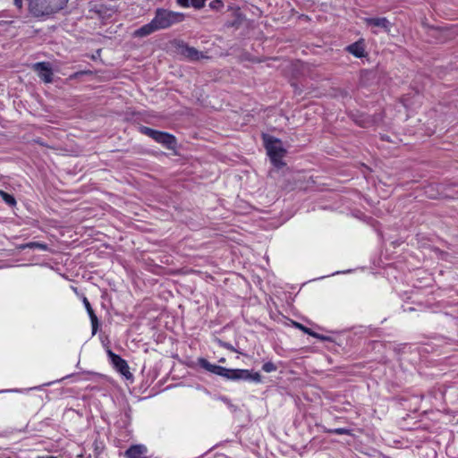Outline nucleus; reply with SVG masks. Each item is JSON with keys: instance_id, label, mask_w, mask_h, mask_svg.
Returning <instances> with one entry per match:
<instances>
[{"instance_id": "obj_26", "label": "nucleus", "mask_w": 458, "mask_h": 458, "mask_svg": "<svg viewBox=\"0 0 458 458\" xmlns=\"http://www.w3.org/2000/svg\"><path fill=\"white\" fill-rule=\"evenodd\" d=\"M38 458H56V457H54V456H40Z\"/></svg>"}, {"instance_id": "obj_19", "label": "nucleus", "mask_w": 458, "mask_h": 458, "mask_svg": "<svg viewBox=\"0 0 458 458\" xmlns=\"http://www.w3.org/2000/svg\"><path fill=\"white\" fill-rule=\"evenodd\" d=\"M328 433L335 434V435H349L350 430L344 428H337L334 429H328L327 430Z\"/></svg>"}, {"instance_id": "obj_13", "label": "nucleus", "mask_w": 458, "mask_h": 458, "mask_svg": "<svg viewBox=\"0 0 458 458\" xmlns=\"http://www.w3.org/2000/svg\"><path fill=\"white\" fill-rule=\"evenodd\" d=\"M347 50L349 53L353 55L355 57L360 58V57L364 56V53H365L364 47H363L362 44H360L359 42H355V43L348 46Z\"/></svg>"}, {"instance_id": "obj_7", "label": "nucleus", "mask_w": 458, "mask_h": 458, "mask_svg": "<svg viewBox=\"0 0 458 458\" xmlns=\"http://www.w3.org/2000/svg\"><path fill=\"white\" fill-rule=\"evenodd\" d=\"M33 70L45 83H51L53 81V71L49 63H36L33 64Z\"/></svg>"}, {"instance_id": "obj_1", "label": "nucleus", "mask_w": 458, "mask_h": 458, "mask_svg": "<svg viewBox=\"0 0 458 458\" xmlns=\"http://www.w3.org/2000/svg\"><path fill=\"white\" fill-rule=\"evenodd\" d=\"M199 365L208 372L230 380H244L255 383L261 382V375L259 372H251L249 369H226L219 365L212 364L204 358L199 360Z\"/></svg>"}, {"instance_id": "obj_18", "label": "nucleus", "mask_w": 458, "mask_h": 458, "mask_svg": "<svg viewBox=\"0 0 458 458\" xmlns=\"http://www.w3.org/2000/svg\"><path fill=\"white\" fill-rule=\"evenodd\" d=\"M276 369V366L271 361L265 362L262 366V369L267 373L274 372Z\"/></svg>"}, {"instance_id": "obj_22", "label": "nucleus", "mask_w": 458, "mask_h": 458, "mask_svg": "<svg viewBox=\"0 0 458 458\" xmlns=\"http://www.w3.org/2000/svg\"><path fill=\"white\" fill-rule=\"evenodd\" d=\"M219 399L223 401L225 404H227L229 407H233V405L231 403V401L225 397V396H220Z\"/></svg>"}, {"instance_id": "obj_11", "label": "nucleus", "mask_w": 458, "mask_h": 458, "mask_svg": "<svg viewBox=\"0 0 458 458\" xmlns=\"http://www.w3.org/2000/svg\"><path fill=\"white\" fill-rule=\"evenodd\" d=\"M157 28L155 25L153 20L150 22L141 26L138 30H136L133 33L135 37L143 38L152 34L155 31H157Z\"/></svg>"}, {"instance_id": "obj_6", "label": "nucleus", "mask_w": 458, "mask_h": 458, "mask_svg": "<svg viewBox=\"0 0 458 458\" xmlns=\"http://www.w3.org/2000/svg\"><path fill=\"white\" fill-rule=\"evenodd\" d=\"M107 355L113 367L126 378L132 377V374L130 372V368L125 360H123L118 354L113 352L111 350L107 351Z\"/></svg>"}, {"instance_id": "obj_24", "label": "nucleus", "mask_w": 458, "mask_h": 458, "mask_svg": "<svg viewBox=\"0 0 458 458\" xmlns=\"http://www.w3.org/2000/svg\"><path fill=\"white\" fill-rule=\"evenodd\" d=\"M224 346L230 351L235 352V349L230 344H225Z\"/></svg>"}, {"instance_id": "obj_9", "label": "nucleus", "mask_w": 458, "mask_h": 458, "mask_svg": "<svg viewBox=\"0 0 458 458\" xmlns=\"http://www.w3.org/2000/svg\"><path fill=\"white\" fill-rule=\"evenodd\" d=\"M148 448L139 444L131 445L124 453L126 458H147Z\"/></svg>"}, {"instance_id": "obj_17", "label": "nucleus", "mask_w": 458, "mask_h": 458, "mask_svg": "<svg viewBox=\"0 0 458 458\" xmlns=\"http://www.w3.org/2000/svg\"><path fill=\"white\" fill-rule=\"evenodd\" d=\"M0 197L9 207H14L17 203L15 198L12 194H9L3 190H0Z\"/></svg>"}, {"instance_id": "obj_5", "label": "nucleus", "mask_w": 458, "mask_h": 458, "mask_svg": "<svg viewBox=\"0 0 458 458\" xmlns=\"http://www.w3.org/2000/svg\"><path fill=\"white\" fill-rule=\"evenodd\" d=\"M140 133L151 138L169 150H174L177 147L176 138L168 132L154 130L147 126L139 128Z\"/></svg>"}, {"instance_id": "obj_10", "label": "nucleus", "mask_w": 458, "mask_h": 458, "mask_svg": "<svg viewBox=\"0 0 458 458\" xmlns=\"http://www.w3.org/2000/svg\"><path fill=\"white\" fill-rule=\"evenodd\" d=\"M82 302L84 304V307L89 316V318H90V321H91V326H92V334L94 335L97 330H98V317L96 316L89 300L87 299V297H83L82 299Z\"/></svg>"}, {"instance_id": "obj_8", "label": "nucleus", "mask_w": 458, "mask_h": 458, "mask_svg": "<svg viewBox=\"0 0 458 458\" xmlns=\"http://www.w3.org/2000/svg\"><path fill=\"white\" fill-rule=\"evenodd\" d=\"M364 22L367 26L380 28L386 32H390L392 23L386 17L365 18Z\"/></svg>"}, {"instance_id": "obj_12", "label": "nucleus", "mask_w": 458, "mask_h": 458, "mask_svg": "<svg viewBox=\"0 0 458 458\" xmlns=\"http://www.w3.org/2000/svg\"><path fill=\"white\" fill-rule=\"evenodd\" d=\"M207 0H176L177 4L184 8L192 6L195 9H201L205 6Z\"/></svg>"}, {"instance_id": "obj_25", "label": "nucleus", "mask_w": 458, "mask_h": 458, "mask_svg": "<svg viewBox=\"0 0 458 458\" xmlns=\"http://www.w3.org/2000/svg\"><path fill=\"white\" fill-rule=\"evenodd\" d=\"M429 198H436L435 194L429 193L428 191H426Z\"/></svg>"}, {"instance_id": "obj_20", "label": "nucleus", "mask_w": 458, "mask_h": 458, "mask_svg": "<svg viewBox=\"0 0 458 458\" xmlns=\"http://www.w3.org/2000/svg\"><path fill=\"white\" fill-rule=\"evenodd\" d=\"M224 6V3L222 0H213L209 3V7L212 10L219 11Z\"/></svg>"}, {"instance_id": "obj_2", "label": "nucleus", "mask_w": 458, "mask_h": 458, "mask_svg": "<svg viewBox=\"0 0 458 458\" xmlns=\"http://www.w3.org/2000/svg\"><path fill=\"white\" fill-rule=\"evenodd\" d=\"M68 0H30L29 9L34 17H49L64 8Z\"/></svg>"}, {"instance_id": "obj_15", "label": "nucleus", "mask_w": 458, "mask_h": 458, "mask_svg": "<svg viewBox=\"0 0 458 458\" xmlns=\"http://www.w3.org/2000/svg\"><path fill=\"white\" fill-rule=\"evenodd\" d=\"M183 54L186 57H188L191 60H199L201 57H203L202 53L198 51L196 48L191 47H187L184 49Z\"/></svg>"}, {"instance_id": "obj_4", "label": "nucleus", "mask_w": 458, "mask_h": 458, "mask_svg": "<svg viewBox=\"0 0 458 458\" xmlns=\"http://www.w3.org/2000/svg\"><path fill=\"white\" fill-rule=\"evenodd\" d=\"M264 142L272 164L276 167H283L285 165L283 162V157L286 150L283 148L281 140L272 136L265 135Z\"/></svg>"}, {"instance_id": "obj_23", "label": "nucleus", "mask_w": 458, "mask_h": 458, "mask_svg": "<svg viewBox=\"0 0 458 458\" xmlns=\"http://www.w3.org/2000/svg\"><path fill=\"white\" fill-rule=\"evenodd\" d=\"M22 3V0H13V4L18 9H21Z\"/></svg>"}, {"instance_id": "obj_3", "label": "nucleus", "mask_w": 458, "mask_h": 458, "mask_svg": "<svg viewBox=\"0 0 458 458\" xmlns=\"http://www.w3.org/2000/svg\"><path fill=\"white\" fill-rule=\"evenodd\" d=\"M182 13L174 12L164 8H157L155 11L153 21L158 30H165L184 20Z\"/></svg>"}, {"instance_id": "obj_14", "label": "nucleus", "mask_w": 458, "mask_h": 458, "mask_svg": "<svg viewBox=\"0 0 458 458\" xmlns=\"http://www.w3.org/2000/svg\"><path fill=\"white\" fill-rule=\"evenodd\" d=\"M295 327L299 329H301L302 332H304L305 334L310 335V336H313L317 339H319V340H322V341H326L328 339V337L325 336V335H319L318 333H315L314 331H312L310 328L309 327H306L305 326L300 324V323H294Z\"/></svg>"}, {"instance_id": "obj_21", "label": "nucleus", "mask_w": 458, "mask_h": 458, "mask_svg": "<svg viewBox=\"0 0 458 458\" xmlns=\"http://www.w3.org/2000/svg\"><path fill=\"white\" fill-rule=\"evenodd\" d=\"M90 73H91L90 71H81V72H78L73 73L72 75L70 76V78L71 79H74V78H77L80 75L90 74Z\"/></svg>"}, {"instance_id": "obj_16", "label": "nucleus", "mask_w": 458, "mask_h": 458, "mask_svg": "<svg viewBox=\"0 0 458 458\" xmlns=\"http://www.w3.org/2000/svg\"><path fill=\"white\" fill-rule=\"evenodd\" d=\"M38 249L40 250H48V246L47 244L46 243H43V242H28L26 244H23L21 246V249Z\"/></svg>"}]
</instances>
